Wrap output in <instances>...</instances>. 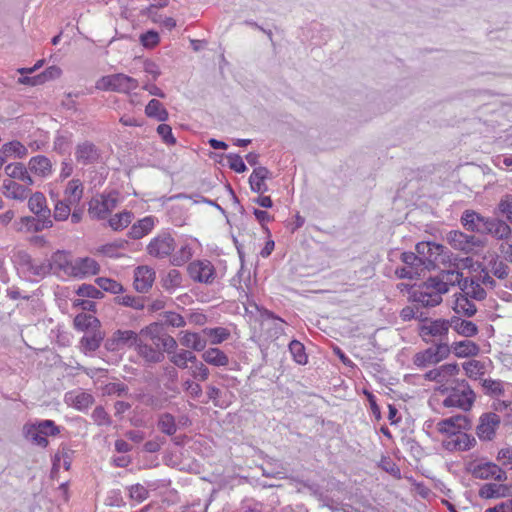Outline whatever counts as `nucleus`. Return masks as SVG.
Listing matches in <instances>:
<instances>
[{"label":"nucleus","instance_id":"nucleus-48","mask_svg":"<svg viewBox=\"0 0 512 512\" xmlns=\"http://www.w3.org/2000/svg\"><path fill=\"white\" fill-rule=\"evenodd\" d=\"M132 219L133 214L131 212L124 211L111 217L109 219V225L115 231L122 230L131 223Z\"/></svg>","mask_w":512,"mask_h":512},{"label":"nucleus","instance_id":"nucleus-25","mask_svg":"<svg viewBox=\"0 0 512 512\" xmlns=\"http://www.w3.org/2000/svg\"><path fill=\"white\" fill-rule=\"evenodd\" d=\"M3 194L11 199L23 201L28 197L30 189L11 179L3 181Z\"/></svg>","mask_w":512,"mask_h":512},{"label":"nucleus","instance_id":"nucleus-39","mask_svg":"<svg viewBox=\"0 0 512 512\" xmlns=\"http://www.w3.org/2000/svg\"><path fill=\"white\" fill-rule=\"evenodd\" d=\"M74 326L80 331H90L94 328H100L101 323L98 318L93 315L80 313L74 318Z\"/></svg>","mask_w":512,"mask_h":512},{"label":"nucleus","instance_id":"nucleus-59","mask_svg":"<svg viewBox=\"0 0 512 512\" xmlns=\"http://www.w3.org/2000/svg\"><path fill=\"white\" fill-rule=\"evenodd\" d=\"M128 386L122 382H111L105 385L104 393L106 395H116L118 397L126 396L128 394Z\"/></svg>","mask_w":512,"mask_h":512},{"label":"nucleus","instance_id":"nucleus-11","mask_svg":"<svg viewBox=\"0 0 512 512\" xmlns=\"http://www.w3.org/2000/svg\"><path fill=\"white\" fill-rule=\"evenodd\" d=\"M484 235H489L498 241H509L512 238V228L507 221L495 217H488Z\"/></svg>","mask_w":512,"mask_h":512},{"label":"nucleus","instance_id":"nucleus-61","mask_svg":"<svg viewBox=\"0 0 512 512\" xmlns=\"http://www.w3.org/2000/svg\"><path fill=\"white\" fill-rule=\"evenodd\" d=\"M182 277L178 270L172 269L168 272L162 280V285L165 289H171L181 285Z\"/></svg>","mask_w":512,"mask_h":512},{"label":"nucleus","instance_id":"nucleus-40","mask_svg":"<svg viewBox=\"0 0 512 512\" xmlns=\"http://www.w3.org/2000/svg\"><path fill=\"white\" fill-rule=\"evenodd\" d=\"M203 360L213 366H226L229 362L228 356L219 348H209L202 354Z\"/></svg>","mask_w":512,"mask_h":512},{"label":"nucleus","instance_id":"nucleus-6","mask_svg":"<svg viewBox=\"0 0 512 512\" xmlns=\"http://www.w3.org/2000/svg\"><path fill=\"white\" fill-rule=\"evenodd\" d=\"M501 424V418L494 412L483 413L479 417V423L476 426V434L481 441H492L496 436V431Z\"/></svg>","mask_w":512,"mask_h":512},{"label":"nucleus","instance_id":"nucleus-53","mask_svg":"<svg viewBox=\"0 0 512 512\" xmlns=\"http://www.w3.org/2000/svg\"><path fill=\"white\" fill-rule=\"evenodd\" d=\"M26 270L29 272V274L33 276L44 278L45 276L51 273V266L45 259L40 263H36L35 261H33V263L30 264Z\"/></svg>","mask_w":512,"mask_h":512},{"label":"nucleus","instance_id":"nucleus-49","mask_svg":"<svg viewBox=\"0 0 512 512\" xmlns=\"http://www.w3.org/2000/svg\"><path fill=\"white\" fill-rule=\"evenodd\" d=\"M1 152H3L6 157L15 154L18 158H23L27 155L28 150L21 142L14 140L5 143L1 148Z\"/></svg>","mask_w":512,"mask_h":512},{"label":"nucleus","instance_id":"nucleus-23","mask_svg":"<svg viewBox=\"0 0 512 512\" xmlns=\"http://www.w3.org/2000/svg\"><path fill=\"white\" fill-rule=\"evenodd\" d=\"M511 495L510 486L487 483L479 489V496L484 499L504 498Z\"/></svg>","mask_w":512,"mask_h":512},{"label":"nucleus","instance_id":"nucleus-54","mask_svg":"<svg viewBox=\"0 0 512 512\" xmlns=\"http://www.w3.org/2000/svg\"><path fill=\"white\" fill-rule=\"evenodd\" d=\"M76 294L81 297H87L92 299H100L104 296L101 289L97 288L92 284H82L76 290Z\"/></svg>","mask_w":512,"mask_h":512},{"label":"nucleus","instance_id":"nucleus-64","mask_svg":"<svg viewBox=\"0 0 512 512\" xmlns=\"http://www.w3.org/2000/svg\"><path fill=\"white\" fill-rule=\"evenodd\" d=\"M226 158L228 160V166L230 169L237 173H243L246 171L247 167L240 155L230 153L226 155Z\"/></svg>","mask_w":512,"mask_h":512},{"label":"nucleus","instance_id":"nucleus-22","mask_svg":"<svg viewBox=\"0 0 512 512\" xmlns=\"http://www.w3.org/2000/svg\"><path fill=\"white\" fill-rule=\"evenodd\" d=\"M449 327L459 335L467 338L473 337L478 333V327L475 323L462 319L458 316H453L449 319Z\"/></svg>","mask_w":512,"mask_h":512},{"label":"nucleus","instance_id":"nucleus-32","mask_svg":"<svg viewBox=\"0 0 512 512\" xmlns=\"http://www.w3.org/2000/svg\"><path fill=\"white\" fill-rule=\"evenodd\" d=\"M139 332L142 338L151 341L156 346H159V340L166 334L163 324L159 322H153L143 327Z\"/></svg>","mask_w":512,"mask_h":512},{"label":"nucleus","instance_id":"nucleus-50","mask_svg":"<svg viewBox=\"0 0 512 512\" xmlns=\"http://www.w3.org/2000/svg\"><path fill=\"white\" fill-rule=\"evenodd\" d=\"M202 332L211 338L210 342L212 345L220 344L230 336V332L223 327L205 328Z\"/></svg>","mask_w":512,"mask_h":512},{"label":"nucleus","instance_id":"nucleus-30","mask_svg":"<svg viewBox=\"0 0 512 512\" xmlns=\"http://www.w3.org/2000/svg\"><path fill=\"white\" fill-rule=\"evenodd\" d=\"M104 336L105 334L100 330V328H94L90 331H87L86 334L81 338V345L86 351H95L100 347Z\"/></svg>","mask_w":512,"mask_h":512},{"label":"nucleus","instance_id":"nucleus-13","mask_svg":"<svg viewBox=\"0 0 512 512\" xmlns=\"http://www.w3.org/2000/svg\"><path fill=\"white\" fill-rule=\"evenodd\" d=\"M53 226V221L49 217L43 216H23L17 222V230L25 232H41Z\"/></svg>","mask_w":512,"mask_h":512},{"label":"nucleus","instance_id":"nucleus-41","mask_svg":"<svg viewBox=\"0 0 512 512\" xmlns=\"http://www.w3.org/2000/svg\"><path fill=\"white\" fill-rule=\"evenodd\" d=\"M67 401L77 410L83 411L88 409L95 401L93 395L87 392H79L75 395L69 394Z\"/></svg>","mask_w":512,"mask_h":512},{"label":"nucleus","instance_id":"nucleus-28","mask_svg":"<svg viewBox=\"0 0 512 512\" xmlns=\"http://www.w3.org/2000/svg\"><path fill=\"white\" fill-rule=\"evenodd\" d=\"M31 172L46 177L52 172V164L49 158L43 155L32 157L28 163Z\"/></svg>","mask_w":512,"mask_h":512},{"label":"nucleus","instance_id":"nucleus-34","mask_svg":"<svg viewBox=\"0 0 512 512\" xmlns=\"http://www.w3.org/2000/svg\"><path fill=\"white\" fill-rule=\"evenodd\" d=\"M154 226V220L151 216L145 217L133 224L130 228L128 235L132 239H141L147 235Z\"/></svg>","mask_w":512,"mask_h":512},{"label":"nucleus","instance_id":"nucleus-10","mask_svg":"<svg viewBox=\"0 0 512 512\" xmlns=\"http://www.w3.org/2000/svg\"><path fill=\"white\" fill-rule=\"evenodd\" d=\"M135 351L147 366L161 363L165 359L161 348L152 342L148 343V340L144 338H140Z\"/></svg>","mask_w":512,"mask_h":512},{"label":"nucleus","instance_id":"nucleus-56","mask_svg":"<svg viewBox=\"0 0 512 512\" xmlns=\"http://www.w3.org/2000/svg\"><path fill=\"white\" fill-rule=\"evenodd\" d=\"M91 418L98 426H110L112 424V419L103 406H96L91 414Z\"/></svg>","mask_w":512,"mask_h":512},{"label":"nucleus","instance_id":"nucleus-31","mask_svg":"<svg viewBox=\"0 0 512 512\" xmlns=\"http://www.w3.org/2000/svg\"><path fill=\"white\" fill-rule=\"evenodd\" d=\"M180 343L181 345L193 349L195 351H202L205 349L207 345V340L205 337H202L199 333L185 331L182 332Z\"/></svg>","mask_w":512,"mask_h":512},{"label":"nucleus","instance_id":"nucleus-57","mask_svg":"<svg viewBox=\"0 0 512 512\" xmlns=\"http://www.w3.org/2000/svg\"><path fill=\"white\" fill-rule=\"evenodd\" d=\"M191 257L192 249L188 245H185L181 247L178 252L172 255L170 262L173 266H182L188 262Z\"/></svg>","mask_w":512,"mask_h":512},{"label":"nucleus","instance_id":"nucleus-46","mask_svg":"<svg viewBox=\"0 0 512 512\" xmlns=\"http://www.w3.org/2000/svg\"><path fill=\"white\" fill-rule=\"evenodd\" d=\"M413 363L420 368H425L429 365L437 364L432 347L416 353L413 357Z\"/></svg>","mask_w":512,"mask_h":512},{"label":"nucleus","instance_id":"nucleus-29","mask_svg":"<svg viewBox=\"0 0 512 512\" xmlns=\"http://www.w3.org/2000/svg\"><path fill=\"white\" fill-rule=\"evenodd\" d=\"M452 352L459 358L471 357L478 355L480 348L479 346L470 340H462L454 342L451 345Z\"/></svg>","mask_w":512,"mask_h":512},{"label":"nucleus","instance_id":"nucleus-44","mask_svg":"<svg viewBox=\"0 0 512 512\" xmlns=\"http://www.w3.org/2000/svg\"><path fill=\"white\" fill-rule=\"evenodd\" d=\"M494 213L495 215L505 216L506 220L512 224V194H506L501 197Z\"/></svg>","mask_w":512,"mask_h":512},{"label":"nucleus","instance_id":"nucleus-1","mask_svg":"<svg viewBox=\"0 0 512 512\" xmlns=\"http://www.w3.org/2000/svg\"><path fill=\"white\" fill-rule=\"evenodd\" d=\"M476 395L468 382L462 380L450 389L449 395L444 399L445 407H457L463 411H469L475 401Z\"/></svg>","mask_w":512,"mask_h":512},{"label":"nucleus","instance_id":"nucleus-5","mask_svg":"<svg viewBox=\"0 0 512 512\" xmlns=\"http://www.w3.org/2000/svg\"><path fill=\"white\" fill-rule=\"evenodd\" d=\"M117 203V192L101 195L100 198H92L90 200L88 212L92 218L104 219L116 208Z\"/></svg>","mask_w":512,"mask_h":512},{"label":"nucleus","instance_id":"nucleus-33","mask_svg":"<svg viewBox=\"0 0 512 512\" xmlns=\"http://www.w3.org/2000/svg\"><path fill=\"white\" fill-rule=\"evenodd\" d=\"M157 428L167 436H174L178 429L175 416L169 412L160 414L157 419Z\"/></svg>","mask_w":512,"mask_h":512},{"label":"nucleus","instance_id":"nucleus-58","mask_svg":"<svg viewBox=\"0 0 512 512\" xmlns=\"http://www.w3.org/2000/svg\"><path fill=\"white\" fill-rule=\"evenodd\" d=\"M401 260L411 269H415V274H418L419 267L425 265L423 258L413 252H403L401 254Z\"/></svg>","mask_w":512,"mask_h":512},{"label":"nucleus","instance_id":"nucleus-7","mask_svg":"<svg viewBox=\"0 0 512 512\" xmlns=\"http://www.w3.org/2000/svg\"><path fill=\"white\" fill-rule=\"evenodd\" d=\"M75 159L83 166L98 164L102 160V151L93 142L86 140L77 144Z\"/></svg>","mask_w":512,"mask_h":512},{"label":"nucleus","instance_id":"nucleus-24","mask_svg":"<svg viewBox=\"0 0 512 512\" xmlns=\"http://www.w3.org/2000/svg\"><path fill=\"white\" fill-rule=\"evenodd\" d=\"M22 434L26 440L42 448H46L49 444V441L44 437L41 429L38 427L37 422L24 424Z\"/></svg>","mask_w":512,"mask_h":512},{"label":"nucleus","instance_id":"nucleus-36","mask_svg":"<svg viewBox=\"0 0 512 512\" xmlns=\"http://www.w3.org/2000/svg\"><path fill=\"white\" fill-rule=\"evenodd\" d=\"M83 196V184L79 179H72L65 189V200L69 204H78Z\"/></svg>","mask_w":512,"mask_h":512},{"label":"nucleus","instance_id":"nucleus-43","mask_svg":"<svg viewBox=\"0 0 512 512\" xmlns=\"http://www.w3.org/2000/svg\"><path fill=\"white\" fill-rule=\"evenodd\" d=\"M115 304L122 305L125 307H130L135 310H143L145 307V297L142 296H134V295H124V296H116L114 298Z\"/></svg>","mask_w":512,"mask_h":512},{"label":"nucleus","instance_id":"nucleus-2","mask_svg":"<svg viewBox=\"0 0 512 512\" xmlns=\"http://www.w3.org/2000/svg\"><path fill=\"white\" fill-rule=\"evenodd\" d=\"M97 89L114 91L118 93H130L138 88L137 79L123 73L103 76L96 84Z\"/></svg>","mask_w":512,"mask_h":512},{"label":"nucleus","instance_id":"nucleus-51","mask_svg":"<svg viewBox=\"0 0 512 512\" xmlns=\"http://www.w3.org/2000/svg\"><path fill=\"white\" fill-rule=\"evenodd\" d=\"M289 351L298 364L305 365L307 363L308 357L305 353V347L301 342L292 340L289 344Z\"/></svg>","mask_w":512,"mask_h":512},{"label":"nucleus","instance_id":"nucleus-12","mask_svg":"<svg viewBox=\"0 0 512 512\" xmlns=\"http://www.w3.org/2000/svg\"><path fill=\"white\" fill-rule=\"evenodd\" d=\"M487 220L488 217L472 209L463 211L460 217L461 225L466 231L479 235H484Z\"/></svg>","mask_w":512,"mask_h":512},{"label":"nucleus","instance_id":"nucleus-21","mask_svg":"<svg viewBox=\"0 0 512 512\" xmlns=\"http://www.w3.org/2000/svg\"><path fill=\"white\" fill-rule=\"evenodd\" d=\"M28 208L36 216L51 218V210L47 206L46 197L42 192L37 191L29 197Z\"/></svg>","mask_w":512,"mask_h":512},{"label":"nucleus","instance_id":"nucleus-38","mask_svg":"<svg viewBox=\"0 0 512 512\" xmlns=\"http://www.w3.org/2000/svg\"><path fill=\"white\" fill-rule=\"evenodd\" d=\"M145 114L149 118H154L161 122L168 120L169 117L168 111L164 108L163 104L157 99H152L148 102V104L145 107Z\"/></svg>","mask_w":512,"mask_h":512},{"label":"nucleus","instance_id":"nucleus-15","mask_svg":"<svg viewBox=\"0 0 512 512\" xmlns=\"http://www.w3.org/2000/svg\"><path fill=\"white\" fill-rule=\"evenodd\" d=\"M155 270L149 266H138L134 270V288L137 292L146 293L155 280Z\"/></svg>","mask_w":512,"mask_h":512},{"label":"nucleus","instance_id":"nucleus-16","mask_svg":"<svg viewBox=\"0 0 512 512\" xmlns=\"http://www.w3.org/2000/svg\"><path fill=\"white\" fill-rule=\"evenodd\" d=\"M409 293L412 301L420 303L423 307H435L442 302L439 293L422 289L420 285H414Z\"/></svg>","mask_w":512,"mask_h":512},{"label":"nucleus","instance_id":"nucleus-9","mask_svg":"<svg viewBox=\"0 0 512 512\" xmlns=\"http://www.w3.org/2000/svg\"><path fill=\"white\" fill-rule=\"evenodd\" d=\"M449 328V319L429 320L425 318V323L419 327V335L425 343H430L431 340L427 336L440 337L442 339L447 336Z\"/></svg>","mask_w":512,"mask_h":512},{"label":"nucleus","instance_id":"nucleus-45","mask_svg":"<svg viewBox=\"0 0 512 512\" xmlns=\"http://www.w3.org/2000/svg\"><path fill=\"white\" fill-rule=\"evenodd\" d=\"M101 291L110 292L112 294H121L125 291L123 285L114 279L106 277H98L95 280Z\"/></svg>","mask_w":512,"mask_h":512},{"label":"nucleus","instance_id":"nucleus-47","mask_svg":"<svg viewBox=\"0 0 512 512\" xmlns=\"http://www.w3.org/2000/svg\"><path fill=\"white\" fill-rule=\"evenodd\" d=\"M419 285L422 286V289L425 288L426 290L439 293V296H442V294L447 293L449 290L446 287L441 275L440 277H429L426 281Z\"/></svg>","mask_w":512,"mask_h":512},{"label":"nucleus","instance_id":"nucleus-4","mask_svg":"<svg viewBox=\"0 0 512 512\" xmlns=\"http://www.w3.org/2000/svg\"><path fill=\"white\" fill-rule=\"evenodd\" d=\"M176 242L170 233L162 232L157 235L147 245V253L158 259H164L175 250Z\"/></svg>","mask_w":512,"mask_h":512},{"label":"nucleus","instance_id":"nucleus-26","mask_svg":"<svg viewBox=\"0 0 512 512\" xmlns=\"http://www.w3.org/2000/svg\"><path fill=\"white\" fill-rule=\"evenodd\" d=\"M468 471L474 478L487 480L493 478L496 472H499V466L493 462H485L480 464H470Z\"/></svg>","mask_w":512,"mask_h":512},{"label":"nucleus","instance_id":"nucleus-3","mask_svg":"<svg viewBox=\"0 0 512 512\" xmlns=\"http://www.w3.org/2000/svg\"><path fill=\"white\" fill-rule=\"evenodd\" d=\"M447 238L454 249L463 251L466 254L474 252L476 248H484L486 246V240L458 230L450 231Z\"/></svg>","mask_w":512,"mask_h":512},{"label":"nucleus","instance_id":"nucleus-20","mask_svg":"<svg viewBox=\"0 0 512 512\" xmlns=\"http://www.w3.org/2000/svg\"><path fill=\"white\" fill-rule=\"evenodd\" d=\"M271 177L270 171L264 167L259 166L255 168L249 177L250 188L253 192L263 194L268 191V186L265 180Z\"/></svg>","mask_w":512,"mask_h":512},{"label":"nucleus","instance_id":"nucleus-17","mask_svg":"<svg viewBox=\"0 0 512 512\" xmlns=\"http://www.w3.org/2000/svg\"><path fill=\"white\" fill-rule=\"evenodd\" d=\"M99 271L100 266L93 258H77L73 261V268L72 271H70V276L84 278L87 275H96Z\"/></svg>","mask_w":512,"mask_h":512},{"label":"nucleus","instance_id":"nucleus-37","mask_svg":"<svg viewBox=\"0 0 512 512\" xmlns=\"http://www.w3.org/2000/svg\"><path fill=\"white\" fill-rule=\"evenodd\" d=\"M116 335H117V341L120 343L121 348H136L140 338V332H135L133 330H122L117 329Z\"/></svg>","mask_w":512,"mask_h":512},{"label":"nucleus","instance_id":"nucleus-18","mask_svg":"<svg viewBox=\"0 0 512 512\" xmlns=\"http://www.w3.org/2000/svg\"><path fill=\"white\" fill-rule=\"evenodd\" d=\"M475 445L476 439L462 431L443 442V446L449 451H468Z\"/></svg>","mask_w":512,"mask_h":512},{"label":"nucleus","instance_id":"nucleus-62","mask_svg":"<svg viewBox=\"0 0 512 512\" xmlns=\"http://www.w3.org/2000/svg\"><path fill=\"white\" fill-rule=\"evenodd\" d=\"M37 423L45 438L48 436H56L60 433V428L55 424L53 420L46 419L37 421Z\"/></svg>","mask_w":512,"mask_h":512},{"label":"nucleus","instance_id":"nucleus-19","mask_svg":"<svg viewBox=\"0 0 512 512\" xmlns=\"http://www.w3.org/2000/svg\"><path fill=\"white\" fill-rule=\"evenodd\" d=\"M46 260L51 266V272L57 274L62 271L66 275L70 276V271H72L73 268V262L71 261L68 252L57 250L49 259Z\"/></svg>","mask_w":512,"mask_h":512},{"label":"nucleus","instance_id":"nucleus-60","mask_svg":"<svg viewBox=\"0 0 512 512\" xmlns=\"http://www.w3.org/2000/svg\"><path fill=\"white\" fill-rule=\"evenodd\" d=\"M469 290L466 292L468 298L482 301L486 298L487 293L478 281H469Z\"/></svg>","mask_w":512,"mask_h":512},{"label":"nucleus","instance_id":"nucleus-14","mask_svg":"<svg viewBox=\"0 0 512 512\" xmlns=\"http://www.w3.org/2000/svg\"><path fill=\"white\" fill-rule=\"evenodd\" d=\"M214 267L209 261H194L188 265L190 277L200 283H211L214 279Z\"/></svg>","mask_w":512,"mask_h":512},{"label":"nucleus","instance_id":"nucleus-8","mask_svg":"<svg viewBox=\"0 0 512 512\" xmlns=\"http://www.w3.org/2000/svg\"><path fill=\"white\" fill-rule=\"evenodd\" d=\"M472 427L471 420L462 414L454 415L443 419L437 423V430L442 434H447L449 438L458 434L462 430L467 431Z\"/></svg>","mask_w":512,"mask_h":512},{"label":"nucleus","instance_id":"nucleus-27","mask_svg":"<svg viewBox=\"0 0 512 512\" xmlns=\"http://www.w3.org/2000/svg\"><path fill=\"white\" fill-rule=\"evenodd\" d=\"M5 173L12 179H17L24 182L27 186L34 184L32 177L30 176L28 169L23 163H10L5 167Z\"/></svg>","mask_w":512,"mask_h":512},{"label":"nucleus","instance_id":"nucleus-52","mask_svg":"<svg viewBox=\"0 0 512 512\" xmlns=\"http://www.w3.org/2000/svg\"><path fill=\"white\" fill-rule=\"evenodd\" d=\"M482 387L485 393L492 397L504 394V387L500 380L484 379L482 381Z\"/></svg>","mask_w":512,"mask_h":512},{"label":"nucleus","instance_id":"nucleus-55","mask_svg":"<svg viewBox=\"0 0 512 512\" xmlns=\"http://www.w3.org/2000/svg\"><path fill=\"white\" fill-rule=\"evenodd\" d=\"M71 205L72 204H69L65 199L57 201L54 208L53 218L56 221L67 220L71 213Z\"/></svg>","mask_w":512,"mask_h":512},{"label":"nucleus","instance_id":"nucleus-35","mask_svg":"<svg viewBox=\"0 0 512 512\" xmlns=\"http://www.w3.org/2000/svg\"><path fill=\"white\" fill-rule=\"evenodd\" d=\"M465 295H459L456 297L455 305L453 310L456 314L470 318L477 312L475 304Z\"/></svg>","mask_w":512,"mask_h":512},{"label":"nucleus","instance_id":"nucleus-42","mask_svg":"<svg viewBox=\"0 0 512 512\" xmlns=\"http://www.w3.org/2000/svg\"><path fill=\"white\" fill-rule=\"evenodd\" d=\"M429 244L431 249H429L428 252L426 268L434 266L435 262L437 261L444 262L447 257L445 246L434 242H429Z\"/></svg>","mask_w":512,"mask_h":512},{"label":"nucleus","instance_id":"nucleus-63","mask_svg":"<svg viewBox=\"0 0 512 512\" xmlns=\"http://www.w3.org/2000/svg\"><path fill=\"white\" fill-rule=\"evenodd\" d=\"M140 42L145 48H154L160 42L159 34L154 30H149L140 35Z\"/></svg>","mask_w":512,"mask_h":512}]
</instances>
